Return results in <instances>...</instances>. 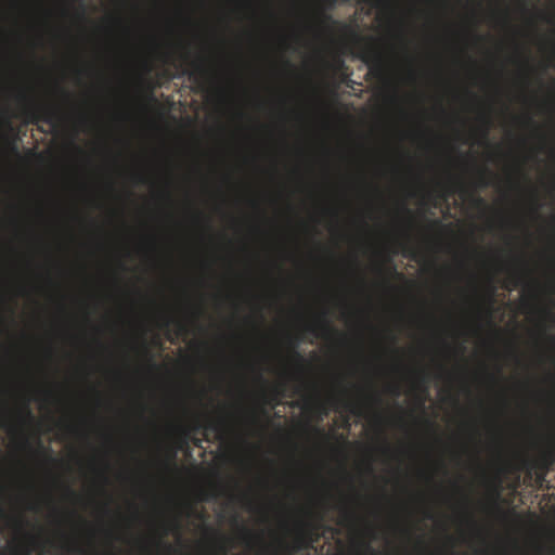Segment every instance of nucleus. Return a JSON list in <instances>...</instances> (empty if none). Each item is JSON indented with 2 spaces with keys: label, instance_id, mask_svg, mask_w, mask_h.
<instances>
[{
  "label": "nucleus",
  "instance_id": "1",
  "mask_svg": "<svg viewBox=\"0 0 555 555\" xmlns=\"http://www.w3.org/2000/svg\"><path fill=\"white\" fill-rule=\"evenodd\" d=\"M20 100L25 102L23 113L30 124L43 121L54 126L62 118V113L59 107L53 105H41L30 101L25 93H20Z\"/></svg>",
  "mask_w": 555,
  "mask_h": 555
},
{
  "label": "nucleus",
  "instance_id": "2",
  "mask_svg": "<svg viewBox=\"0 0 555 555\" xmlns=\"http://www.w3.org/2000/svg\"><path fill=\"white\" fill-rule=\"evenodd\" d=\"M362 61L369 66L370 73L375 77H383L386 70V62L383 53L374 46H367L361 55Z\"/></svg>",
  "mask_w": 555,
  "mask_h": 555
},
{
  "label": "nucleus",
  "instance_id": "3",
  "mask_svg": "<svg viewBox=\"0 0 555 555\" xmlns=\"http://www.w3.org/2000/svg\"><path fill=\"white\" fill-rule=\"evenodd\" d=\"M307 331L313 334L315 337L328 338L330 336L337 334V331L332 323L323 314L317 323L307 326Z\"/></svg>",
  "mask_w": 555,
  "mask_h": 555
},
{
  "label": "nucleus",
  "instance_id": "4",
  "mask_svg": "<svg viewBox=\"0 0 555 555\" xmlns=\"http://www.w3.org/2000/svg\"><path fill=\"white\" fill-rule=\"evenodd\" d=\"M190 70L188 73L189 78L194 82L205 81L209 76V68L205 64L204 60H193L189 62Z\"/></svg>",
  "mask_w": 555,
  "mask_h": 555
},
{
  "label": "nucleus",
  "instance_id": "5",
  "mask_svg": "<svg viewBox=\"0 0 555 555\" xmlns=\"http://www.w3.org/2000/svg\"><path fill=\"white\" fill-rule=\"evenodd\" d=\"M241 540L248 547H251L255 544H259L260 545V555H267L268 547L264 544L261 535L253 533L246 527H242Z\"/></svg>",
  "mask_w": 555,
  "mask_h": 555
},
{
  "label": "nucleus",
  "instance_id": "6",
  "mask_svg": "<svg viewBox=\"0 0 555 555\" xmlns=\"http://www.w3.org/2000/svg\"><path fill=\"white\" fill-rule=\"evenodd\" d=\"M63 550L72 555H95L94 551L81 545L75 539L65 537V541L62 545Z\"/></svg>",
  "mask_w": 555,
  "mask_h": 555
},
{
  "label": "nucleus",
  "instance_id": "7",
  "mask_svg": "<svg viewBox=\"0 0 555 555\" xmlns=\"http://www.w3.org/2000/svg\"><path fill=\"white\" fill-rule=\"evenodd\" d=\"M334 403L354 415H361L362 406L358 402L343 398H334Z\"/></svg>",
  "mask_w": 555,
  "mask_h": 555
},
{
  "label": "nucleus",
  "instance_id": "8",
  "mask_svg": "<svg viewBox=\"0 0 555 555\" xmlns=\"http://www.w3.org/2000/svg\"><path fill=\"white\" fill-rule=\"evenodd\" d=\"M0 429H7L8 431H13L15 429L11 411L7 405L0 406Z\"/></svg>",
  "mask_w": 555,
  "mask_h": 555
},
{
  "label": "nucleus",
  "instance_id": "9",
  "mask_svg": "<svg viewBox=\"0 0 555 555\" xmlns=\"http://www.w3.org/2000/svg\"><path fill=\"white\" fill-rule=\"evenodd\" d=\"M204 428V425L201 423V422H195L194 425L192 426V430H199ZM205 428L207 429H211L214 431H217V433H222L225 428V421L224 420H218V421H214V422H209Z\"/></svg>",
  "mask_w": 555,
  "mask_h": 555
},
{
  "label": "nucleus",
  "instance_id": "10",
  "mask_svg": "<svg viewBox=\"0 0 555 555\" xmlns=\"http://www.w3.org/2000/svg\"><path fill=\"white\" fill-rule=\"evenodd\" d=\"M487 175H488V170H487V169H482V170L480 171V176H479V179H478V183H479V185H480V186H482V188H486V186H489V185H490V181H489V179H488Z\"/></svg>",
  "mask_w": 555,
  "mask_h": 555
},
{
  "label": "nucleus",
  "instance_id": "11",
  "mask_svg": "<svg viewBox=\"0 0 555 555\" xmlns=\"http://www.w3.org/2000/svg\"><path fill=\"white\" fill-rule=\"evenodd\" d=\"M296 347H297V344H293V357L299 363L300 370H302L304 369V364H305V359H304V357L298 351H296Z\"/></svg>",
  "mask_w": 555,
  "mask_h": 555
},
{
  "label": "nucleus",
  "instance_id": "12",
  "mask_svg": "<svg viewBox=\"0 0 555 555\" xmlns=\"http://www.w3.org/2000/svg\"><path fill=\"white\" fill-rule=\"evenodd\" d=\"M320 22L323 24L334 23L333 17L330 14L321 12L319 15Z\"/></svg>",
  "mask_w": 555,
  "mask_h": 555
},
{
  "label": "nucleus",
  "instance_id": "13",
  "mask_svg": "<svg viewBox=\"0 0 555 555\" xmlns=\"http://www.w3.org/2000/svg\"><path fill=\"white\" fill-rule=\"evenodd\" d=\"M343 519L345 521H352L354 519V514L349 509H344Z\"/></svg>",
  "mask_w": 555,
  "mask_h": 555
},
{
  "label": "nucleus",
  "instance_id": "14",
  "mask_svg": "<svg viewBox=\"0 0 555 555\" xmlns=\"http://www.w3.org/2000/svg\"><path fill=\"white\" fill-rule=\"evenodd\" d=\"M22 410H23V412H24V414H25V416H26V417H28V418H33V413H31V411H30V409H29L28 402L24 403V405H23V409H22Z\"/></svg>",
  "mask_w": 555,
  "mask_h": 555
},
{
  "label": "nucleus",
  "instance_id": "15",
  "mask_svg": "<svg viewBox=\"0 0 555 555\" xmlns=\"http://www.w3.org/2000/svg\"><path fill=\"white\" fill-rule=\"evenodd\" d=\"M219 541L221 542V545H220V548L223 551V552H227L228 551V547L224 546V542L228 541V539L223 535H220L219 537Z\"/></svg>",
  "mask_w": 555,
  "mask_h": 555
},
{
  "label": "nucleus",
  "instance_id": "16",
  "mask_svg": "<svg viewBox=\"0 0 555 555\" xmlns=\"http://www.w3.org/2000/svg\"><path fill=\"white\" fill-rule=\"evenodd\" d=\"M273 391H274L276 397H282L284 395L283 393V386L282 385L276 386Z\"/></svg>",
  "mask_w": 555,
  "mask_h": 555
},
{
  "label": "nucleus",
  "instance_id": "17",
  "mask_svg": "<svg viewBox=\"0 0 555 555\" xmlns=\"http://www.w3.org/2000/svg\"><path fill=\"white\" fill-rule=\"evenodd\" d=\"M370 399H371L374 403H376V404H380V402H382V399H380V397H379L378 395H372V396L370 397Z\"/></svg>",
  "mask_w": 555,
  "mask_h": 555
},
{
  "label": "nucleus",
  "instance_id": "18",
  "mask_svg": "<svg viewBox=\"0 0 555 555\" xmlns=\"http://www.w3.org/2000/svg\"><path fill=\"white\" fill-rule=\"evenodd\" d=\"M192 442H193V444H194L195 447L201 448V447H202V442H203V440H202V439H199V438L194 437V438H192Z\"/></svg>",
  "mask_w": 555,
  "mask_h": 555
},
{
  "label": "nucleus",
  "instance_id": "19",
  "mask_svg": "<svg viewBox=\"0 0 555 555\" xmlns=\"http://www.w3.org/2000/svg\"><path fill=\"white\" fill-rule=\"evenodd\" d=\"M389 390H390L393 395H396V396H399V393H400V392H399V387H398L397 385H392V386L389 388Z\"/></svg>",
  "mask_w": 555,
  "mask_h": 555
},
{
  "label": "nucleus",
  "instance_id": "20",
  "mask_svg": "<svg viewBox=\"0 0 555 555\" xmlns=\"http://www.w3.org/2000/svg\"><path fill=\"white\" fill-rule=\"evenodd\" d=\"M314 431L322 438L325 437V433L322 428H314Z\"/></svg>",
  "mask_w": 555,
  "mask_h": 555
},
{
  "label": "nucleus",
  "instance_id": "21",
  "mask_svg": "<svg viewBox=\"0 0 555 555\" xmlns=\"http://www.w3.org/2000/svg\"><path fill=\"white\" fill-rule=\"evenodd\" d=\"M66 492H67L70 496H73V498H76V496H77L76 492H75L73 489H70L69 487H67V488H66Z\"/></svg>",
  "mask_w": 555,
  "mask_h": 555
},
{
  "label": "nucleus",
  "instance_id": "22",
  "mask_svg": "<svg viewBox=\"0 0 555 555\" xmlns=\"http://www.w3.org/2000/svg\"><path fill=\"white\" fill-rule=\"evenodd\" d=\"M476 204H477L478 206H485V205H486V203H485L483 198H481V197H477V198H476Z\"/></svg>",
  "mask_w": 555,
  "mask_h": 555
},
{
  "label": "nucleus",
  "instance_id": "23",
  "mask_svg": "<svg viewBox=\"0 0 555 555\" xmlns=\"http://www.w3.org/2000/svg\"><path fill=\"white\" fill-rule=\"evenodd\" d=\"M468 522L475 528L477 529V525H476V521L474 520V518L469 515L468 516Z\"/></svg>",
  "mask_w": 555,
  "mask_h": 555
},
{
  "label": "nucleus",
  "instance_id": "24",
  "mask_svg": "<svg viewBox=\"0 0 555 555\" xmlns=\"http://www.w3.org/2000/svg\"><path fill=\"white\" fill-rule=\"evenodd\" d=\"M182 434L184 435L185 439L190 438L191 429H183Z\"/></svg>",
  "mask_w": 555,
  "mask_h": 555
},
{
  "label": "nucleus",
  "instance_id": "25",
  "mask_svg": "<svg viewBox=\"0 0 555 555\" xmlns=\"http://www.w3.org/2000/svg\"><path fill=\"white\" fill-rule=\"evenodd\" d=\"M520 281H521L520 276L517 275V276L514 278L513 284L516 286V285H518L520 283Z\"/></svg>",
  "mask_w": 555,
  "mask_h": 555
},
{
  "label": "nucleus",
  "instance_id": "26",
  "mask_svg": "<svg viewBox=\"0 0 555 555\" xmlns=\"http://www.w3.org/2000/svg\"><path fill=\"white\" fill-rule=\"evenodd\" d=\"M138 181H139L140 183H145V182H146V179H145V177H144V176H138Z\"/></svg>",
  "mask_w": 555,
  "mask_h": 555
},
{
  "label": "nucleus",
  "instance_id": "27",
  "mask_svg": "<svg viewBox=\"0 0 555 555\" xmlns=\"http://www.w3.org/2000/svg\"><path fill=\"white\" fill-rule=\"evenodd\" d=\"M402 209H403V211H404L405 214H408L409 216H411V215H412L411 210H410L405 205H403V206H402Z\"/></svg>",
  "mask_w": 555,
  "mask_h": 555
},
{
  "label": "nucleus",
  "instance_id": "28",
  "mask_svg": "<svg viewBox=\"0 0 555 555\" xmlns=\"http://www.w3.org/2000/svg\"><path fill=\"white\" fill-rule=\"evenodd\" d=\"M7 514H5V511L2 508V506L0 505V518H3L5 517Z\"/></svg>",
  "mask_w": 555,
  "mask_h": 555
},
{
  "label": "nucleus",
  "instance_id": "29",
  "mask_svg": "<svg viewBox=\"0 0 555 555\" xmlns=\"http://www.w3.org/2000/svg\"><path fill=\"white\" fill-rule=\"evenodd\" d=\"M183 61H185V62H189V61H190V55H189V53H184V54H183Z\"/></svg>",
  "mask_w": 555,
  "mask_h": 555
},
{
  "label": "nucleus",
  "instance_id": "30",
  "mask_svg": "<svg viewBox=\"0 0 555 555\" xmlns=\"http://www.w3.org/2000/svg\"><path fill=\"white\" fill-rule=\"evenodd\" d=\"M61 92L62 94L65 96V98H69V93L67 91H65L64 89H61Z\"/></svg>",
  "mask_w": 555,
  "mask_h": 555
},
{
  "label": "nucleus",
  "instance_id": "31",
  "mask_svg": "<svg viewBox=\"0 0 555 555\" xmlns=\"http://www.w3.org/2000/svg\"><path fill=\"white\" fill-rule=\"evenodd\" d=\"M172 525H173V527H175L176 529H179V528H180L178 520H175V521L172 522Z\"/></svg>",
  "mask_w": 555,
  "mask_h": 555
},
{
  "label": "nucleus",
  "instance_id": "32",
  "mask_svg": "<svg viewBox=\"0 0 555 555\" xmlns=\"http://www.w3.org/2000/svg\"><path fill=\"white\" fill-rule=\"evenodd\" d=\"M486 121H487V128H486V130H485V135H487V133H488V126H489V120H488V118H486Z\"/></svg>",
  "mask_w": 555,
  "mask_h": 555
},
{
  "label": "nucleus",
  "instance_id": "33",
  "mask_svg": "<svg viewBox=\"0 0 555 555\" xmlns=\"http://www.w3.org/2000/svg\"><path fill=\"white\" fill-rule=\"evenodd\" d=\"M143 351H144L145 354L150 356V351H149V349L145 346L143 347Z\"/></svg>",
  "mask_w": 555,
  "mask_h": 555
},
{
  "label": "nucleus",
  "instance_id": "34",
  "mask_svg": "<svg viewBox=\"0 0 555 555\" xmlns=\"http://www.w3.org/2000/svg\"><path fill=\"white\" fill-rule=\"evenodd\" d=\"M306 535H307V533L302 531L300 534V539H306Z\"/></svg>",
  "mask_w": 555,
  "mask_h": 555
},
{
  "label": "nucleus",
  "instance_id": "35",
  "mask_svg": "<svg viewBox=\"0 0 555 555\" xmlns=\"http://www.w3.org/2000/svg\"><path fill=\"white\" fill-rule=\"evenodd\" d=\"M165 546H166V548H167L168 551H171V550H172V546H171L170 544H165Z\"/></svg>",
  "mask_w": 555,
  "mask_h": 555
},
{
  "label": "nucleus",
  "instance_id": "36",
  "mask_svg": "<svg viewBox=\"0 0 555 555\" xmlns=\"http://www.w3.org/2000/svg\"><path fill=\"white\" fill-rule=\"evenodd\" d=\"M155 543H156V545H160V544H163V541L160 539H158V540H156Z\"/></svg>",
  "mask_w": 555,
  "mask_h": 555
},
{
  "label": "nucleus",
  "instance_id": "37",
  "mask_svg": "<svg viewBox=\"0 0 555 555\" xmlns=\"http://www.w3.org/2000/svg\"><path fill=\"white\" fill-rule=\"evenodd\" d=\"M435 225H441V222L439 220L434 221Z\"/></svg>",
  "mask_w": 555,
  "mask_h": 555
},
{
  "label": "nucleus",
  "instance_id": "38",
  "mask_svg": "<svg viewBox=\"0 0 555 555\" xmlns=\"http://www.w3.org/2000/svg\"><path fill=\"white\" fill-rule=\"evenodd\" d=\"M426 517L430 519L433 517V515L430 513H427Z\"/></svg>",
  "mask_w": 555,
  "mask_h": 555
},
{
  "label": "nucleus",
  "instance_id": "39",
  "mask_svg": "<svg viewBox=\"0 0 555 555\" xmlns=\"http://www.w3.org/2000/svg\"><path fill=\"white\" fill-rule=\"evenodd\" d=\"M550 339L555 343V336H550Z\"/></svg>",
  "mask_w": 555,
  "mask_h": 555
},
{
  "label": "nucleus",
  "instance_id": "40",
  "mask_svg": "<svg viewBox=\"0 0 555 555\" xmlns=\"http://www.w3.org/2000/svg\"><path fill=\"white\" fill-rule=\"evenodd\" d=\"M251 421L253 422H256L257 421V417L255 415L251 416Z\"/></svg>",
  "mask_w": 555,
  "mask_h": 555
},
{
  "label": "nucleus",
  "instance_id": "41",
  "mask_svg": "<svg viewBox=\"0 0 555 555\" xmlns=\"http://www.w3.org/2000/svg\"><path fill=\"white\" fill-rule=\"evenodd\" d=\"M527 120H528V122H533L531 117H528Z\"/></svg>",
  "mask_w": 555,
  "mask_h": 555
},
{
  "label": "nucleus",
  "instance_id": "42",
  "mask_svg": "<svg viewBox=\"0 0 555 555\" xmlns=\"http://www.w3.org/2000/svg\"><path fill=\"white\" fill-rule=\"evenodd\" d=\"M422 379L425 382V374H421Z\"/></svg>",
  "mask_w": 555,
  "mask_h": 555
},
{
  "label": "nucleus",
  "instance_id": "43",
  "mask_svg": "<svg viewBox=\"0 0 555 555\" xmlns=\"http://www.w3.org/2000/svg\"><path fill=\"white\" fill-rule=\"evenodd\" d=\"M376 417L378 421H382V416L379 414Z\"/></svg>",
  "mask_w": 555,
  "mask_h": 555
},
{
  "label": "nucleus",
  "instance_id": "44",
  "mask_svg": "<svg viewBox=\"0 0 555 555\" xmlns=\"http://www.w3.org/2000/svg\"><path fill=\"white\" fill-rule=\"evenodd\" d=\"M553 54L555 55V47L553 48Z\"/></svg>",
  "mask_w": 555,
  "mask_h": 555
}]
</instances>
